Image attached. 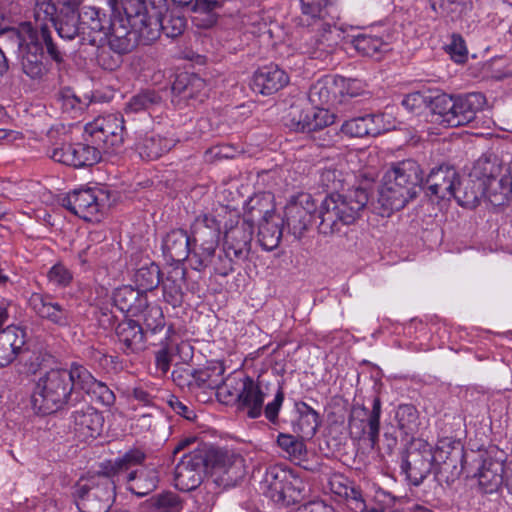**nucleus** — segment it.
Returning <instances> with one entry per match:
<instances>
[{
  "label": "nucleus",
  "instance_id": "nucleus-1",
  "mask_svg": "<svg viewBox=\"0 0 512 512\" xmlns=\"http://www.w3.org/2000/svg\"><path fill=\"white\" fill-rule=\"evenodd\" d=\"M146 455L140 449H131L115 461H109L102 473L80 479L74 490L80 512H108L115 498V475L143 463Z\"/></svg>",
  "mask_w": 512,
  "mask_h": 512
},
{
  "label": "nucleus",
  "instance_id": "nucleus-2",
  "mask_svg": "<svg viewBox=\"0 0 512 512\" xmlns=\"http://www.w3.org/2000/svg\"><path fill=\"white\" fill-rule=\"evenodd\" d=\"M424 181L420 165L407 159L393 164L383 177L379 188L378 203L382 215H390L398 211L416 197Z\"/></svg>",
  "mask_w": 512,
  "mask_h": 512
},
{
  "label": "nucleus",
  "instance_id": "nucleus-3",
  "mask_svg": "<svg viewBox=\"0 0 512 512\" xmlns=\"http://www.w3.org/2000/svg\"><path fill=\"white\" fill-rule=\"evenodd\" d=\"M369 194L363 188L350 189L346 194H330L325 197L318 208V232L332 236L341 231L343 226L356 221L360 212L366 207Z\"/></svg>",
  "mask_w": 512,
  "mask_h": 512
},
{
  "label": "nucleus",
  "instance_id": "nucleus-4",
  "mask_svg": "<svg viewBox=\"0 0 512 512\" xmlns=\"http://www.w3.org/2000/svg\"><path fill=\"white\" fill-rule=\"evenodd\" d=\"M68 377L67 369H52L39 378L31 395L32 408L36 413L51 414L78 400Z\"/></svg>",
  "mask_w": 512,
  "mask_h": 512
},
{
  "label": "nucleus",
  "instance_id": "nucleus-5",
  "mask_svg": "<svg viewBox=\"0 0 512 512\" xmlns=\"http://www.w3.org/2000/svg\"><path fill=\"white\" fill-rule=\"evenodd\" d=\"M432 110L442 119L441 122L449 127L464 126L472 122L485 104L486 98L482 93H467L457 96L441 94L432 101Z\"/></svg>",
  "mask_w": 512,
  "mask_h": 512
},
{
  "label": "nucleus",
  "instance_id": "nucleus-6",
  "mask_svg": "<svg viewBox=\"0 0 512 512\" xmlns=\"http://www.w3.org/2000/svg\"><path fill=\"white\" fill-rule=\"evenodd\" d=\"M221 223L216 217L208 214L198 216L190 227L193 244L191 263L193 269H203L215 265L218 258L215 253L219 244Z\"/></svg>",
  "mask_w": 512,
  "mask_h": 512
},
{
  "label": "nucleus",
  "instance_id": "nucleus-7",
  "mask_svg": "<svg viewBox=\"0 0 512 512\" xmlns=\"http://www.w3.org/2000/svg\"><path fill=\"white\" fill-rule=\"evenodd\" d=\"M202 450L206 471L217 486L223 489L232 488L244 478L246 470L241 455L217 446L203 445Z\"/></svg>",
  "mask_w": 512,
  "mask_h": 512
},
{
  "label": "nucleus",
  "instance_id": "nucleus-8",
  "mask_svg": "<svg viewBox=\"0 0 512 512\" xmlns=\"http://www.w3.org/2000/svg\"><path fill=\"white\" fill-rule=\"evenodd\" d=\"M6 34L12 39L17 48L23 49V72L32 79H41L47 72L43 62L45 44L32 23L23 22L18 28L7 29Z\"/></svg>",
  "mask_w": 512,
  "mask_h": 512
},
{
  "label": "nucleus",
  "instance_id": "nucleus-9",
  "mask_svg": "<svg viewBox=\"0 0 512 512\" xmlns=\"http://www.w3.org/2000/svg\"><path fill=\"white\" fill-rule=\"evenodd\" d=\"M235 223L230 220V225H225L224 245L225 254L218 255V262L214 265V273L227 276L233 271L232 256L236 259H245L250 251L254 226L248 221L235 216Z\"/></svg>",
  "mask_w": 512,
  "mask_h": 512
},
{
  "label": "nucleus",
  "instance_id": "nucleus-10",
  "mask_svg": "<svg viewBox=\"0 0 512 512\" xmlns=\"http://www.w3.org/2000/svg\"><path fill=\"white\" fill-rule=\"evenodd\" d=\"M150 8L146 11L143 21L147 26H142L141 35L144 45H149L163 32L168 38H176L185 31L187 21L183 16L167 13L166 0H149Z\"/></svg>",
  "mask_w": 512,
  "mask_h": 512
},
{
  "label": "nucleus",
  "instance_id": "nucleus-11",
  "mask_svg": "<svg viewBox=\"0 0 512 512\" xmlns=\"http://www.w3.org/2000/svg\"><path fill=\"white\" fill-rule=\"evenodd\" d=\"M85 135V140L100 147L102 152L116 151L124 143V119L120 114L97 117L85 125Z\"/></svg>",
  "mask_w": 512,
  "mask_h": 512
},
{
  "label": "nucleus",
  "instance_id": "nucleus-12",
  "mask_svg": "<svg viewBox=\"0 0 512 512\" xmlns=\"http://www.w3.org/2000/svg\"><path fill=\"white\" fill-rule=\"evenodd\" d=\"M144 25L147 26L146 21L137 24L133 17L125 14L111 18L106 36L110 50L123 56L131 53L139 43L144 44V38L141 35Z\"/></svg>",
  "mask_w": 512,
  "mask_h": 512
},
{
  "label": "nucleus",
  "instance_id": "nucleus-13",
  "mask_svg": "<svg viewBox=\"0 0 512 512\" xmlns=\"http://www.w3.org/2000/svg\"><path fill=\"white\" fill-rule=\"evenodd\" d=\"M382 403L379 397L372 400L371 410L355 407L349 420L350 434L355 439H367L372 449L379 443L380 417Z\"/></svg>",
  "mask_w": 512,
  "mask_h": 512
},
{
  "label": "nucleus",
  "instance_id": "nucleus-14",
  "mask_svg": "<svg viewBox=\"0 0 512 512\" xmlns=\"http://www.w3.org/2000/svg\"><path fill=\"white\" fill-rule=\"evenodd\" d=\"M107 201L108 195L103 190L86 188L68 193L62 198L61 203L71 213L86 221H92L98 218Z\"/></svg>",
  "mask_w": 512,
  "mask_h": 512
},
{
  "label": "nucleus",
  "instance_id": "nucleus-15",
  "mask_svg": "<svg viewBox=\"0 0 512 512\" xmlns=\"http://www.w3.org/2000/svg\"><path fill=\"white\" fill-rule=\"evenodd\" d=\"M434 456L424 441H412L402 454L401 470L413 485H419L429 475Z\"/></svg>",
  "mask_w": 512,
  "mask_h": 512
},
{
  "label": "nucleus",
  "instance_id": "nucleus-16",
  "mask_svg": "<svg viewBox=\"0 0 512 512\" xmlns=\"http://www.w3.org/2000/svg\"><path fill=\"white\" fill-rule=\"evenodd\" d=\"M266 482L270 498L274 502L286 505L298 501L305 489V485L299 477L290 471L278 468H271L267 471Z\"/></svg>",
  "mask_w": 512,
  "mask_h": 512
},
{
  "label": "nucleus",
  "instance_id": "nucleus-17",
  "mask_svg": "<svg viewBox=\"0 0 512 512\" xmlns=\"http://www.w3.org/2000/svg\"><path fill=\"white\" fill-rule=\"evenodd\" d=\"M58 14L57 6L53 0H34L32 7V18L36 24L34 28L45 44L46 52L50 58L56 63H62L64 54L54 43L48 25L49 23L53 24Z\"/></svg>",
  "mask_w": 512,
  "mask_h": 512
},
{
  "label": "nucleus",
  "instance_id": "nucleus-18",
  "mask_svg": "<svg viewBox=\"0 0 512 512\" xmlns=\"http://www.w3.org/2000/svg\"><path fill=\"white\" fill-rule=\"evenodd\" d=\"M206 471L202 446L183 455L175 467V487L181 491H192L200 486Z\"/></svg>",
  "mask_w": 512,
  "mask_h": 512
},
{
  "label": "nucleus",
  "instance_id": "nucleus-19",
  "mask_svg": "<svg viewBox=\"0 0 512 512\" xmlns=\"http://www.w3.org/2000/svg\"><path fill=\"white\" fill-rule=\"evenodd\" d=\"M317 207L309 194H301L285 207L284 228L300 238L312 224Z\"/></svg>",
  "mask_w": 512,
  "mask_h": 512
},
{
  "label": "nucleus",
  "instance_id": "nucleus-20",
  "mask_svg": "<svg viewBox=\"0 0 512 512\" xmlns=\"http://www.w3.org/2000/svg\"><path fill=\"white\" fill-rule=\"evenodd\" d=\"M29 305L40 318L58 327H70L74 322V313L70 307L56 301L50 294H31Z\"/></svg>",
  "mask_w": 512,
  "mask_h": 512
},
{
  "label": "nucleus",
  "instance_id": "nucleus-21",
  "mask_svg": "<svg viewBox=\"0 0 512 512\" xmlns=\"http://www.w3.org/2000/svg\"><path fill=\"white\" fill-rule=\"evenodd\" d=\"M101 153V148L95 144L75 143L53 148L50 157L56 162L79 168L99 162Z\"/></svg>",
  "mask_w": 512,
  "mask_h": 512
},
{
  "label": "nucleus",
  "instance_id": "nucleus-22",
  "mask_svg": "<svg viewBox=\"0 0 512 512\" xmlns=\"http://www.w3.org/2000/svg\"><path fill=\"white\" fill-rule=\"evenodd\" d=\"M224 367L221 364H213L204 368L186 372L189 378L187 386L191 391L217 390L219 396L232 395L228 389V383L224 381Z\"/></svg>",
  "mask_w": 512,
  "mask_h": 512
},
{
  "label": "nucleus",
  "instance_id": "nucleus-23",
  "mask_svg": "<svg viewBox=\"0 0 512 512\" xmlns=\"http://www.w3.org/2000/svg\"><path fill=\"white\" fill-rule=\"evenodd\" d=\"M302 32L299 49L301 53L313 59H326L333 51L331 43L332 27L322 29L319 26H305Z\"/></svg>",
  "mask_w": 512,
  "mask_h": 512
},
{
  "label": "nucleus",
  "instance_id": "nucleus-24",
  "mask_svg": "<svg viewBox=\"0 0 512 512\" xmlns=\"http://www.w3.org/2000/svg\"><path fill=\"white\" fill-rule=\"evenodd\" d=\"M267 395V387L262 382L254 381L247 376L241 380V389L235 394L239 407L246 412L249 418L255 419L263 412L264 399Z\"/></svg>",
  "mask_w": 512,
  "mask_h": 512
},
{
  "label": "nucleus",
  "instance_id": "nucleus-25",
  "mask_svg": "<svg viewBox=\"0 0 512 512\" xmlns=\"http://www.w3.org/2000/svg\"><path fill=\"white\" fill-rule=\"evenodd\" d=\"M300 23L302 26H319L327 29L335 26L337 15L333 13V7L329 0H299Z\"/></svg>",
  "mask_w": 512,
  "mask_h": 512
},
{
  "label": "nucleus",
  "instance_id": "nucleus-26",
  "mask_svg": "<svg viewBox=\"0 0 512 512\" xmlns=\"http://www.w3.org/2000/svg\"><path fill=\"white\" fill-rule=\"evenodd\" d=\"M460 175L450 165L441 164L431 169L426 178L428 191L439 199L450 200Z\"/></svg>",
  "mask_w": 512,
  "mask_h": 512
},
{
  "label": "nucleus",
  "instance_id": "nucleus-27",
  "mask_svg": "<svg viewBox=\"0 0 512 512\" xmlns=\"http://www.w3.org/2000/svg\"><path fill=\"white\" fill-rule=\"evenodd\" d=\"M289 82L288 75L275 64L263 66L256 70L251 80V88L262 95L276 93Z\"/></svg>",
  "mask_w": 512,
  "mask_h": 512
},
{
  "label": "nucleus",
  "instance_id": "nucleus-28",
  "mask_svg": "<svg viewBox=\"0 0 512 512\" xmlns=\"http://www.w3.org/2000/svg\"><path fill=\"white\" fill-rule=\"evenodd\" d=\"M71 419L75 433L83 440L96 438L102 432L104 418L101 413L88 404L75 410Z\"/></svg>",
  "mask_w": 512,
  "mask_h": 512
},
{
  "label": "nucleus",
  "instance_id": "nucleus-29",
  "mask_svg": "<svg viewBox=\"0 0 512 512\" xmlns=\"http://www.w3.org/2000/svg\"><path fill=\"white\" fill-rule=\"evenodd\" d=\"M390 130V126L384 123L383 114H367L346 120L341 126V132L349 137L362 138L365 136H377Z\"/></svg>",
  "mask_w": 512,
  "mask_h": 512
},
{
  "label": "nucleus",
  "instance_id": "nucleus-30",
  "mask_svg": "<svg viewBox=\"0 0 512 512\" xmlns=\"http://www.w3.org/2000/svg\"><path fill=\"white\" fill-rule=\"evenodd\" d=\"M24 330L7 327L0 333V367H5L28 352Z\"/></svg>",
  "mask_w": 512,
  "mask_h": 512
},
{
  "label": "nucleus",
  "instance_id": "nucleus-31",
  "mask_svg": "<svg viewBox=\"0 0 512 512\" xmlns=\"http://www.w3.org/2000/svg\"><path fill=\"white\" fill-rule=\"evenodd\" d=\"M106 15L94 7H87L82 12V36L81 44L88 43L96 45L106 39L108 29L105 24L109 23Z\"/></svg>",
  "mask_w": 512,
  "mask_h": 512
},
{
  "label": "nucleus",
  "instance_id": "nucleus-32",
  "mask_svg": "<svg viewBox=\"0 0 512 512\" xmlns=\"http://www.w3.org/2000/svg\"><path fill=\"white\" fill-rule=\"evenodd\" d=\"M331 492L345 501L347 506L355 512H364L366 504L361 490L342 474H333L329 479Z\"/></svg>",
  "mask_w": 512,
  "mask_h": 512
},
{
  "label": "nucleus",
  "instance_id": "nucleus-33",
  "mask_svg": "<svg viewBox=\"0 0 512 512\" xmlns=\"http://www.w3.org/2000/svg\"><path fill=\"white\" fill-rule=\"evenodd\" d=\"M53 26L60 38L73 40L82 36V14L71 4H64L57 15Z\"/></svg>",
  "mask_w": 512,
  "mask_h": 512
},
{
  "label": "nucleus",
  "instance_id": "nucleus-34",
  "mask_svg": "<svg viewBox=\"0 0 512 512\" xmlns=\"http://www.w3.org/2000/svg\"><path fill=\"white\" fill-rule=\"evenodd\" d=\"M191 235L183 229H174L166 234L162 241V250L168 259L181 262L192 256Z\"/></svg>",
  "mask_w": 512,
  "mask_h": 512
},
{
  "label": "nucleus",
  "instance_id": "nucleus-35",
  "mask_svg": "<svg viewBox=\"0 0 512 512\" xmlns=\"http://www.w3.org/2000/svg\"><path fill=\"white\" fill-rule=\"evenodd\" d=\"M115 334L121 349L126 354L139 352L145 347L143 328L132 319L120 322L115 329Z\"/></svg>",
  "mask_w": 512,
  "mask_h": 512
},
{
  "label": "nucleus",
  "instance_id": "nucleus-36",
  "mask_svg": "<svg viewBox=\"0 0 512 512\" xmlns=\"http://www.w3.org/2000/svg\"><path fill=\"white\" fill-rule=\"evenodd\" d=\"M123 470L121 474L115 475L117 481H126L129 484V490L138 496H144L154 490L157 486L158 476L153 469Z\"/></svg>",
  "mask_w": 512,
  "mask_h": 512
},
{
  "label": "nucleus",
  "instance_id": "nucleus-37",
  "mask_svg": "<svg viewBox=\"0 0 512 512\" xmlns=\"http://www.w3.org/2000/svg\"><path fill=\"white\" fill-rule=\"evenodd\" d=\"M146 294L130 285L117 288L113 293L114 305L124 313L132 316L140 315L142 308L146 306Z\"/></svg>",
  "mask_w": 512,
  "mask_h": 512
},
{
  "label": "nucleus",
  "instance_id": "nucleus-38",
  "mask_svg": "<svg viewBox=\"0 0 512 512\" xmlns=\"http://www.w3.org/2000/svg\"><path fill=\"white\" fill-rule=\"evenodd\" d=\"M185 274L184 268L173 267L162 281L163 298L173 307H178L183 302Z\"/></svg>",
  "mask_w": 512,
  "mask_h": 512
},
{
  "label": "nucleus",
  "instance_id": "nucleus-39",
  "mask_svg": "<svg viewBox=\"0 0 512 512\" xmlns=\"http://www.w3.org/2000/svg\"><path fill=\"white\" fill-rule=\"evenodd\" d=\"M483 189L482 182H476L469 176L463 179L459 177L452 198H454L460 206L472 209L480 203L483 197Z\"/></svg>",
  "mask_w": 512,
  "mask_h": 512
},
{
  "label": "nucleus",
  "instance_id": "nucleus-40",
  "mask_svg": "<svg viewBox=\"0 0 512 512\" xmlns=\"http://www.w3.org/2000/svg\"><path fill=\"white\" fill-rule=\"evenodd\" d=\"M246 218L254 226L270 220L274 215V207L272 205L270 195H255L251 197L245 209Z\"/></svg>",
  "mask_w": 512,
  "mask_h": 512
},
{
  "label": "nucleus",
  "instance_id": "nucleus-41",
  "mask_svg": "<svg viewBox=\"0 0 512 512\" xmlns=\"http://www.w3.org/2000/svg\"><path fill=\"white\" fill-rule=\"evenodd\" d=\"M175 145L172 139L160 135H145L136 145L142 159L154 160L167 153Z\"/></svg>",
  "mask_w": 512,
  "mask_h": 512
},
{
  "label": "nucleus",
  "instance_id": "nucleus-42",
  "mask_svg": "<svg viewBox=\"0 0 512 512\" xmlns=\"http://www.w3.org/2000/svg\"><path fill=\"white\" fill-rule=\"evenodd\" d=\"M353 47L363 56L380 60L389 51V44L381 37L371 34H359L352 39Z\"/></svg>",
  "mask_w": 512,
  "mask_h": 512
},
{
  "label": "nucleus",
  "instance_id": "nucleus-43",
  "mask_svg": "<svg viewBox=\"0 0 512 512\" xmlns=\"http://www.w3.org/2000/svg\"><path fill=\"white\" fill-rule=\"evenodd\" d=\"M206 87L205 81L195 74L182 73L172 85V91L184 99L195 98Z\"/></svg>",
  "mask_w": 512,
  "mask_h": 512
},
{
  "label": "nucleus",
  "instance_id": "nucleus-44",
  "mask_svg": "<svg viewBox=\"0 0 512 512\" xmlns=\"http://www.w3.org/2000/svg\"><path fill=\"white\" fill-rule=\"evenodd\" d=\"M103 238L104 236L102 231H93L89 233V244L78 253V260L81 265L95 264L101 261L105 252L108 250L107 245H100Z\"/></svg>",
  "mask_w": 512,
  "mask_h": 512
},
{
  "label": "nucleus",
  "instance_id": "nucleus-45",
  "mask_svg": "<svg viewBox=\"0 0 512 512\" xmlns=\"http://www.w3.org/2000/svg\"><path fill=\"white\" fill-rule=\"evenodd\" d=\"M299 413L294 430L300 433L302 438H312L320 425L319 414L306 403H302Z\"/></svg>",
  "mask_w": 512,
  "mask_h": 512
},
{
  "label": "nucleus",
  "instance_id": "nucleus-46",
  "mask_svg": "<svg viewBox=\"0 0 512 512\" xmlns=\"http://www.w3.org/2000/svg\"><path fill=\"white\" fill-rule=\"evenodd\" d=\"M133 280L141 292L155 289L160 283V268L155 263L143 265L134 273Z\"/></svg>",
  "mask_w": 512,
  "mask_h": 512
},
{
  "label": "nucleus",
  "instance_id": "nucleus-47",
  "mask_svg": "<svg viewBox=\"0 0 512 512\" xmlns=\"http://www.w3.org/2000/svg\"><path fill=\"white\" fill-rule=\"evenodd\" d=\"M395 418L397 420L398 428L405 435H413L419 428V413L415 406L412 404H403L398 406Z\"/></svg>",
  "mask_w": 512,
  "mask_h": 512
},
{
  "label": "nucleus",
  "instance_id": "nucleus-48",
  "mask_svg": "<svg viewBox=\"0 0 512 512\" xmlns=\"http://www.w3.org/2000/svg\"><path fill=\"white\" fill-rule=\"evenodd\" d=\"M502 168L495 161L488 157L477 159L469 173V177L476 182H482L483 185L490 181L494 176H499Z\"/></svg>",
  "mask_w": 512,
  "mask_h": 512
},
{
  "label": "nucleus",
  "instance_id": "nucleus-49",
  "mask_svg": "<svg viewBox=\"0 0 512 512\" xmlns=\"http://www.w3.org/2000/svg\"><path fill=\"white\" fill-rule=\"evenodd\" d=\"M162 98L160 94L154 90H144L132 96L125 105V111L137 113L152 108L160 104Z\"/></svg>",
  "mask_w": 512,
  "mask_h": 512
},
{
  "label": "nucleus",
  "instance_id": "nucleus-50",
  "mask_svg": "<svg viewBox=\"0 0 512 512\" xmlns=\"http://www.w3.org/2000/svg\"><path fill=\"white\" fill-rule=\"evenodd\" d=\"M258 229L259 242L265 250L272 251L279 245L284 227L280 228L278 224H272L268 220L260 223Z\"/></svg>",
  "mask_w": 512,
  "mask_h": 512
},
{
  "label": "nucleus",
  "instance_id": "nucleus-51",
  "mask_svg": "<svg viewBox=\"0 0 512 512\" xmlns=\"http://www.w3.org/2000/svg\"><path fill=\"white\" fill-rule=\"evenodd\" d=\"M277 444L285 451L292 460H302L307 454L306 445L303 440L290 434L280 433L277 437Z\"/></svg>",
  "mask_w": 512,
  "mask_h": 512
},
{
  "label": "nucleus",
  "instance_id": "nucleus-52",
  "mask_svg": "<svg viewBox=\"0 0 512 512\" xmlns=\"http://www.w3.org/2000/svg\"><path fill=\"white\" fill-rule=\"evenodd\" d=\"M68 371V378L74 388L83 390L85 393L91 388L96 379L89 370L81 364L73 363Z\"/></svg>",
  "mask_w": 512,
  "mask_h": 512
},
{
  "label": "nucleus",
  "instance_id": "nucleus-53",
  "mask_svg": "<svg viewBox=\"0 0 512 512\" xmlns=\"http://www.w3.org/2000/svg\"><path fill=\"white\" fill-rule=\"evenodd\" d=\"M147 505L158 512H179L181 502L175 493L164 492L150 497Z\"/></svg>",
  "mask_w": 512,
  "mask_h": 512
},
{
  "label": "nucleus",
  "instance_id": "nucleus-54",
  "mask_svg": "<svg viewBox=\"0 0 512 512\" xmlns=\"http://www.w3.org/2000/svg\"><path fill=\"white\" fill-rule=\"evenodd\" d=\"M140 314L142 315L145 327L151 332L155 333L164 328L163 312L158 305H148L146 302V306L142 308Z\"/></svg>",
  "mask_w": 512,
  "mask_h": 512
},
{
  "label": "nucleus",
  "instance_id": "nucleus-55",
  "mask_svg": "<svg viewBox=\"0 0 512 512\" xmlns=\"http://www.w3.org/2000/svg\"><path fill=\"white\" fill-rule=\"evenodd\" d=\"M120 4L125 15L133 17L136 23L143 21L146 11L149 10V0H115Z\"/></svg>",
  "mask_w": 512,
  "mask_h": 512
},
{
  "label": "nucleus",
  "instance_id": "nucleus-56",
  "mask_svg": "<svg viewBox=\"0 0 512 512\" xmlns=\"http://www.w3.org/2000/svg\"><path fill=\"white\" fill-rule=\"evenodd\" d=\"M96 402L103 406H112L115 402L114 392L103 382L96 381L87 392Z\"/></svg>",
  "mask_w": 512,
  "mask_h": 512
},
{
  "label": "nucleus",
  "instance_id": "nucleus-57",
  "mask_svg": "<svg viewBox=\"0 0 512 512\" xmlns=\"http://www.w3.org/2000/svg\"><path fill=\"white\" fill-rule=\"evenodd\" d=\"M312 114V107L301 111H298L297 107H292L290 115L292 116L294 128L300 132H312L313 128H308L313 120Z\"/></svg>",
  "mask_w": 512,
  "mask_h": 512
},
{
  "label": "nucleus",
  "instance_id": "nucleus-58",
  "mask_svg": "<svg viewBox=\"0 0 512 512\" xmlns=\"http://www.w3.org/2000/svg\"><path fill=\"white\" fill-rule=\"evenodd\" d=\"M51 284L59 287L67 286L72 280V273L62 264H55L47 274Z\"/></svg>",
  "mask_w": 512,
  "mask_h": 512
},
{
  "label": "nucleus",
  "instance_id": "nucleus-59",
  "mask_svg": "<svg viewBox=\"0 0 512 512\" xmlns=\"http://www.w3.org/2000/svg\"><path fill=\"white\" fill-rule=\"evenodd\" d=\"M312 123L308 128H313V131L323 129L334 123L335 116L324 107H312Z\"/></svg>",
  "mask_w": 512,
  "mask_h": 512
},
{
  "label": "nucleus",
  "instance_id": "nucleus-60",
  "mask_svg": "<svg viewBox=\"0 0 512 512\" xmlns=\"http://www.w3.org/2000/svg\"><path fill=\"white\" fill-rule=\"evenodd\" d=\"M342 173L336 168H324L320 173V183L329 190H338L342 187Z\"/></svg>",
  "mask_w": 512,
  "mask_h": 512
},
{
  "label": "nucleus",
  "instance_id": "nucleus-61",
  "mask_svg": "<svg viewBox=\"0 0 512 512\" xmlns=\"http://www.w3.org/2000/svg\"><path fill=\"white\" fill-rule=\"evenodd\" d=\"M332 95L326 84L318 82L313 85L309 91V99L316 106H324L329 104Z\"/></svg>",
  "mask_w": 512,
  "mask_h": 512
},
{
  "label": "nucleus",
  "instance_id": "nucleus-62",
  "mask_svg": "<svg viewBox=\"0 0 512 512\" xmlns=\"http://www.w3.org/2000/svg\"><path fill=\"white\" fill-rule=\"evenodd\" d=\"M173 347L167 341L162 343V347L156 352L155 362L157 370L165 374L170 369Z\"/></svg>",
  "mask_w": 512,
  "mask_h": 512
},
{
  "label": "nucleus",
  "instance_id": "nucleus-63",
  "mask_svg": "<svg viewBox=\"0 0 512 512\" xmlns=\"http://www.w3.org/2000/svg\"><path fill=\"white\" fill-rule=\"evenodd\" d=\"M448 53L457 63H463L467 58V48L464 39L460 35H453L448 45Z\"/></svg>",
  "mask_w": 512,
  "mask_h": 512
},
{
  "label": "nucleus",
  "instance_id": "nucleus-64",
  "mask_svg": "<svg viewBox=\"0 0 512 512\" xmlns=\"http://www.w3.org/2000/svg\"><path fill=\"white\" fill-rule=\"evenodd\" d=\"M498 176H494L483 185V196H486L491 203L494 205H502L506 199H500L502 197V188L497 181Z\"/></svg>",
  "mask_w": 512,
  "mask_h": 512
}]
</instances>
